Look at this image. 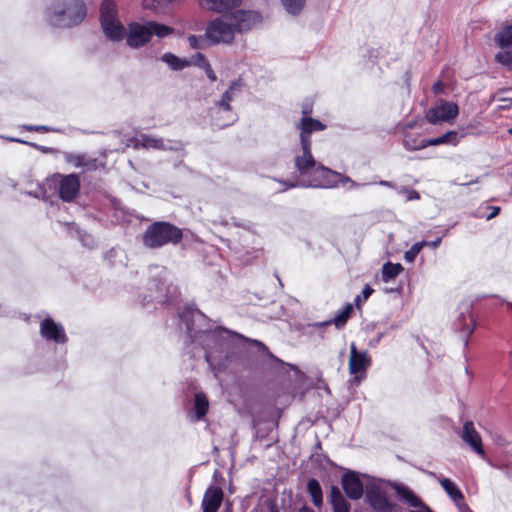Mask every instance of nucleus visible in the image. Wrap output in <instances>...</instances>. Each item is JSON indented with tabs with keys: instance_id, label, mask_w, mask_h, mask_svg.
I'll return each instance as SVG.
<instances>
[{
	"instance_id": "nucleus-1",
	"label": "nucleus",
	"mask_w": 512,
	"mask_h": 512,
	"mask_svg": "<svg viewBox=\"0 0 512 512\" xmlns=\"http://www.w3.org/2000/svg\"><path fill=\"white\" fill-rule=\"evenodd\" d=\"M199 4L210 11L224 13L223 16L210 21L206 27L205 37L212 44H229L236 33L252 29L261 22V15L252 10L236 9L241 0H198Z\"/></svg>"
},
{
	"instance_id": "nucleus-2",
	"label": "nucleus",
	"mask_w": 512,
	"mask_h": 512,
	"mask_svg": "<svg viewBox=\"0 0 512 512\" xmlns=\"http://www.w3.org/2000/svg\"><path fill=\"white\" fill-rule=\"evenodd\" d=\"M180 319L185 324L192 342H204L205 359L214 370L220 369L222 366L218 362L221 354H226L232 345L248 340L240 334L223 328L212 331L202 330L200 326L205 321V316L196 309L188 308L184 310Z\"/></svg>"
},
{
	"instance_id": "nucleus-3",
	"label": "nucleus",
	"mask_w": 512,
	"mask_h": 512,
	"mask_svg": "<svg viewBox=\"0 0 512 512\" xmlns=\"http://www.w3.org/2000/svg\"><path fill=\"white\" fill-rule=\"evenodd\" d=\"M100 20L103 33L111 41H120L125 35L127 44L131 48H140L147 44L153 35L164 38L173 34L174 29L168 25L155 21H147L143 24L132 22L125 33L124 26L116 15V5L113 0H103L101 5Z\"/></svg>"
},
{
	"instance_id": "nucleus-4",
	"label": "nucleus",
	"mask_w": 512,
	"mask_h": 512,
	"mask_svg": "<svg viewBox=\"0 0 512 512\" xmlns=\"http://www.w3.org/2000/svg\"><path fill=\"white\" fill-rule=\"evenodd\" d=\"M301 155L295 157V167L300 175L308 177V183L300 184L304 187H331L336 183L335 178L340 175L315 161L311 153V145L304 140L301 144Z\"/></svg>"
},
{
	"instance_id": "nucleus-5",
	"label": "nucleus",
	"mask_w": 512,
	"mask_h": 512,
	"mask_svg": "<svg viewBox=\"0 0 512 512\" xmlns=\"http://www.w3.org/2000/svg\"><path fill=\"white\" fill-rule=\"evenodd\" d=\"M86 15L82 0H55L46 10V19L54 27H71L79 24Z\"/></svg>"
},
{
	"instance_id": "nucleus-6",
	"label": "nucleus",
	"mask_w": 512,
	"mask_h": 512,
	"mask_svg": "<svg viewBox=\"0 0 512 512\" xmlns=\"http://www.w3.org/2000/svg\"><path fill=\"white\" fill-rule=\"evenodd\" d=\"M182 236L178 227L168 222H155L146 229L143 243L148 248H159L170 243L177 244Z\"/></svg>"
},
{
	"instance_id": "nucleus-7",
	"label": "nucleus",
	"mask_w": 512,
	"mask_h": 512,
	"mask_svg": "<svg viewBox=\"0 0 512 512\" xmlns=\"http://www.w3.org/2000/svg\"><path fill=\"white\" fill-rule=\"evenodd\" d=\"M459 114V107L454 102L439 99L426 112V119L433 125L453 123Z\"/></svg>"
},
{
	"instance_id": "nucleus-8",
	"label": "nucleus",
	"mask_w": 512,
	"mask_h": 512,
	"mask_svg": "<svg viewBox=\"0 0 512 512\" xmlns=\"http://www.w3.org/2000/svg\"><path fill=\"white\" fill-rule=\"evenodd\" d=\"M371 359L367 351H358L355 343L350 345L349 372L354 375L353 382L358 385L365 377L366 369L370 366Z\"/></svg>"
},
{
	"instance_id": "nucleus-9",
	"label": "nucleus",
	"mask_w": 512,
	"mask_h": 512,
	"mask_svg": "<svg viewBox=\"0 0 512 512\" xmlns=\"http://www.w3.org/2000/svg\"><path fill=\"white\" fill-rule=\"evenodd\" d=\"M392 487L399 499L413 508L408 512H433L408 486L394 483Z\"/></svg>"
},
{
	"instance_id": "nucleus-10",
	"label": "nucleus",
	"mask_w": 512,
	"mask_h": 512,
	"mask_svg": "<svg viewBox=\"0 0 512 512\" xmlns=\"http://www.w3.org/2000/svg\"><path fill=\"white\" fill-rule=\"evenodd\" d=\"M131 144L136 149L145 148L155 150H167L174 148V143L172 141H165L162 138H158L147 134L137 135L134 139L131 140Z\"/></svg>"
},
{
	"instance_id": "nucleus-11",
	"label": "nucleus",
	"mask_w": 512,
	"mask_h": 512,
	"mask_svg": "<svg viewBox=\"0 0 512 512\" xmlns=\"http://www.w3.org/2000/svg\"><path fill=\"white\" fill-rule=\"evenodd\" d=\"M40 334L44 339L48 341H54L60 344H63L67 341V336L65 334L63 326L56 323L51 318H45L41 322Z\"/></svg>"
},
{
	"instance_id": "nucleus-12",
	"label": "nucleus",
	"mask_w": 512,
	"mask_h": 512,
	"mask_svg": "<svg viewBox=\"0 0 512 512\" xmlns=\"http://www.w3.org/2000/svg\"><path fill=\"white\" fill-rule=\"evenodd\" d=\"M461 439L470 446V448L482 458L485 457V451L482 446V439L472 421H466L463 424L460 433Z\"/></svg>"
},
{
	"instance_id": "nucleus-13",
	"label": "nucleus",
	"mask_w": 512,
	"mask_h": 512,
	"mask_svg": "<svg viewBox=\"0 0 512 512\" xmlns=\"http://www.w3.org/2000/svg\"><path fill=\"white\" fill-rule=\"evenodd\" d=\"M366 497L371 507L378 512H391L392 504L386 493L379 486L371 485L367 488Z\"/></svg>"
},
{
	"instance_id": "nucleus-14",
	"label": "nucleus",
	"mask_w": 512,
	"mask_h": 512,
	"mask_svg": "<svg viewBox=\"0 0 512 512\" xmlns=\"http://www.w3.org/2000/svg\"><path fill=\"white\" fill-rule=\"evenodd\" d=\"M208 115L211 124L217 128H224L237 121V114L233 109L222 110L221 107L214 104L209 108Z\"/></svg>"
},
{
	"instance_id": "nucleus-15",
	"label": "nucleus",
	"mask_w": 512,
	"mask_h": 512,
	"mask_svg": "<svg viewBox=\"0 0 512 512\" xmlns=\"http://www.w3.org/2000/svg\"><path fill=\"white\" fill-rule=\"evenodd\" d=\"M79 189L80 181L75 174L61 176L59 194L62 200L66 202L72 201L78 194Z\"/></svg>"
},
{
	"instance_id": "nucleus-16",
	"label": "nucleus",
	"mask_w": 512,
	"mask_h": 512,
	"mask_svg": "<svg viewBox=\"0 0 512 512\" xmlns=\"http://www.w3.org/2000/svg\"><path fill=\"white\" fill-rule=\"evenodd\" d=\"M342 487L350 499L357 500L363 495V484L355 472H349L343 475Z\"/></svg>"
},
{
	"instance_id": "nucleus-17",
	"label": "nucleus",
	"mask_w": 512,
	"mask_h": 512,
	"mask_svg": "<svg viewBox=\"0 0 512 512\" xmlns=\"http://www.w3.org/2000/svg\"><path fill=\"white\" fill-rule=\"evenodd\" d=\"M244 82L242 79H236L231 82L228 89L222 94L220 100L216 101L214 104L218 105L225 109H233L231 106V102L236 99L243 91Z\"/></svg>"
},
{
	"instance_id": "nucleus-18",
	"label": "nucleus",
	"mask_w": 512,
	"mask_h": 512,
	"mask_svg": "<svg viewBox=\"0 0 512 512\" xmlns=\"http://www.w3.org/2000/svg\"><path fill=\"white\" fill-rule=\"evenodd\" d=\"M244 82L242 79H236L231 82L228 89L222 94L220 100L216 101L214 104L218 105L225 109H233L231 106V102L236 99L243 91Z\"/></svg>"
},
{
	"instance_id": "nucleus-19",
	"label": "nucleus",
	"mask_w": 512,
	"mask_h": 512,
	"mask_svg": "<svg viewBox=\"0 0 512 512\" xmlns=\"http://www.w3.org/2000/svg\"><path fill=\"white\" fill-rule=\"evenodd\" d=\"M223 500V491L219 487L211 486L204 494L202 500L203 512H217Z\"/></svg>"
},
{
	"instance_id": "nucleus-20",
	"label": "nucleus",
	"mask_w": 512,
	"mask_h": 512,
	"mask_svg": "<svg viewBox=\"0 0 512 512\" xmlns=\"http://www.w3.org/2000/svg\"><path fill=\"white\" fill-rule=\"evenodd\" d=\"M297 127L301 131V144H303V141L306 140L311 145L310 134L316 131H322L326 126L319 120L313 119L311 117H303Z\"/></svg>"
},
{
	"instance_id": "nucleus-21",
	"label": "nucleus",
	"mask_w": 512,
	"mask_h": 512,
	"mask_svg": "<svg viewBox=\"0 0 512 512\" xmlns=\"http://www.w3.org/2000/svg\"><path fill=\"white\" fill-rule=\"evenodd\" d=\"M330 503L333 512H350V505L345 500L340 490L336 486H332L330 490Z\"/></svg>"
},
{
	"instance_id": "nucleus-22",
	"label": "nucleus",
	"mask_w": 512,
	"mask_h": 512,
	"mask_svg": "<svg viewBox=\"0 0 512 512\" xmlns=\"http://www.w3.org/2000/svg\"><path fill=\"white\" fill-rule=\"evenodd\" d=\"M494 39L500 48H512V24L498 31Z\"/></svg>"
},
{
	"instance_id": "nucleus-23",
	"label": "nucleus",
	"mask_w": 512,
	"mask_h": 512,
	"mask_svg": "<svg viewBox=\"0 0 512 512\" xmlns=\"http://www.w3.org/2000/svg\"><path fill=\"white\" fill-rule=\"evenodd\" d=\"M439 482L444 491L447 493V495L452 499L454 503L463 500L464 496L462 492L449 478L439 479Z\"/></svg>"
},
{
	"instance_id": "nucleus-24",
	"label": "nucleus",
	"mask_w": 512,
	"mask_h": 512,
	"mask_svg": "<svg viewBox=\"0 0 512 512\" xmlns=\"http://www.w3.org/2000/svg\"><path fill=\"white\" fill-rule=\"evenodd\" d=\"M307 491L311 496L312 502L316 507H321L323 504L322 489L316 479H310L307 483Z\"/></svg>"
},
{
	"instance_id": "nucleus-25",
	"label": "nucleus",
	"mask_w": 512,
	"mask_h": 512,
	"mask_svg": "<svg viewBox=\"0 0 512 512\" xmlns=\"http://www.w3.org/2000/svg\"><path fill=\"white\" fill-rule=\"evenodd\" d=\"M403 146L409 151L421 150L427 147V139H420L406 131L403 137Z\"/></svg>"
},
{
	"instance_id": "nucleus-26",
	"label": "nucleus",
	"mask_w": 512,
	"mask_h": 512,
	"mask_svg": "<svg viewBox=\"0 0 512 512\" xmlns=\"http://www.w3.org/2000/svg\"><path fill=\"white\" fill-rule=\"evenodd\" d=\"M403 267L399 263L387 262L382 267V280L385 283H389L394 280L401 272Z\"/></svg>"
},
{
	"instance_id": "nucleus-27",
	"label": "nucleus",
	"mask_w": 512,
	"mask_h": 512,
	"mask_svg": "<svg viewBox=\"0 0 512 512\" xmlns=\"http://www.w3.org/2000/svg\"><path fill=\"white\" fill-rule=\"evenodd\" d=\"M353 306L352 304H347L342 310H340L336 316L331 321L323 322L317 324V326L328 325L330 323H334L337 328L343 327L347 320L349 319Z\"/></svg>"
},
{
	"instance_id": "nucleus-28",
	"label": "nucleus",
	"mask_w": 512,
	"mask_h": 512,
	"mask_svg": "<svg viewBox=\"0 0 512 512\" xmlns=\"http://www.w3.org/2000/svg\"><path fill=\"white\" fill-rule=\"evenodd\" d=\"M161 60L175 71L182 70L189 66V61L181 59L170 52L164 53L161 57Z\"/></svg>"
},
{
	"instance_id": "nucleus-29",
	"label": "nucleus",
	"mask_w": 512,
	"mask_h": 512,
	"mask_svg": "<svg viewBox=\"0 0 512 512\" xmlns=\"http://www.w3.org/2000/svg\"><path fill=\"white\" fill-rule=\"evenodd\" d=\"M457 142H458L457 133L455 131H449L440 137L427 139V147L428 146H437V145H441V144L456 145Z\"/></svg>"
},
{
	"instance_id": "nucleus-30",
	"label": "nucleus",
	"mask_w": 512,
	"mask_h": 512,
	"mask_svg": "<svg viewBox=\"0 0 512 512\" xmlns=\"http://www.w3.org/2000/svg\"><path fill=\"white\" fill-rule=\"evenodd\" d=\"M209 403L203 393H197L195 396V411L198 419L204 417L208 411Z\"/></svg>"
},
{
	"instance_id": "nucleus-31",
	"label": "nucleus",
	"mask_w": 512,
	"mask_h": 512,
	"mask_svg": "<svg viewBox=\"0 0 512 512\" xmlns=\"http://www.w3.org/2000/svg\"><path fill=\"white\" fill-rule=\"evenodd\" d=\"M66 161L75 167H88L94 168L95 161H87L84 155L69 154L66 156Z\"/></svg>"
},
{
	"instance_id": "nucleus-32",
	"label": "nucleus",
	"mask_w": 512,
	"mask_h": 512,
	"mask_svg": "<svg viewBox=\"0 0 512 512\" xmlns=\"http://www.w3.org/2000/svg\"><path fill=\"white\" fill-rule=\"evenodd\" d=\"M306 0H281L284 8L289 14L297 15L301 12Z\"/></svg>"
},
{
	"instance_id": "nucleus-33",
	"label": "nucleus",
	"mask_w": 512,
	"mask_h": 512,
	"mask_svg": "<svg viewBox=\"0 0 512 512\" xmlns=\"http://www.w3.org/2000/svg\"><path fill=\"white\" fill-rule=\"evenodd\" d=\"M425 245L426 241L413 244L411 248L404 253V260L408 263H412Z\"/></svg>"
},
{
	"instance_id": "nucleus-34",
	"label": "nucleus",
	"mask_w": 512,
	"mask_h": 512,
	"mask_svg": "<svg viewBox=\"0 0 512 512\" xmlns=\"http://www.w3.org/2000/svg\"><path fill=\"white\" fill-rule=\"evenodd\" d=\"M197 59L199 60V62H201L200 65L204 68L208 79L212 82H215L217 80V76H216L215 72L213 71V69L211 68L210 64L206 61L204 55L201 53H198Z\"/></svg>"
},
{
	"instance_id": "nucleus-35",
	"label": "nucleus",
	"mask_w": 512,
	"mask_h": 512,
	"mask_svg": "<svg viewBox=\"0 0 512 512\" xmlns=\"http://www.w3.org/2000/svg\"><path fill=\"white\" fill-rule=\"evenodd\" d=\"M206 40H207V38L205 37V35L204 36L191 35L188 37V42H189L190 47L193 49H197V50L205 48Z\"/></svg>"
},
{
	"instance_id": "nucleus-36",
	"label": "nucleus",
	"mask_w": 512,
	"mask_h": 512,
	"mask_svg": "<svg viewBox=\"0 0 512 512\" xmlns=\"http://www.w3.org/2000/svg\"><path fill=\"white\" fill-rule=\"evenodd\" d=\"M495 59L498 63L507 66L512 69V52L502 51L495 55Z\"/></svg>"
},
{
	"instance_id": "nucleus-37",
	"label": "nucleus",
	"mask_w": 512,
	"mask_h": 512,
	"mask_svg": "<svg viewBox=\"0 0 512 512\" xmlns=\"http://www.w3.org/2000/svg\"><path fill=\"white\" fill-rule=\"evenodd\" d=\"M373 293V289L369 286V285H366L363 290H362V294L361 295H357L355 297V304L357 307H360L361 304L363 302H365L369 297L370 295Z\"/></svg>"
},
{
	"instance_id": "nucleus-38",
	"label": "nucleus",
	"mask_w": 512,
	"mask_h": 512,
	"mask_svg": "<svg viewBox=\"0 0 512 512\" xmlns=\"http://www.w3.org/2000/svg\"><path fill=\"white\" fill-rule=\"evenodd\" d=\"M79 235H80L81 241L83 242V244L85 246H87V247H92L93 246L94 240H93V238L90 235H87V234L82 235L80 232H79Z\"/></svg>"
},
{
	"instance_id": "nucleus-39",
	"label": "nucleus",
	"mask_w": 512,
	"mask_h": 512,
	"mask_svg": "<svg viewBox=\"0 0 512 512\" xmlns=\"http://www.w3.org/2000/svg\"><path fill=\"white\" fill-rule=\"evenodd\" d=\"M432 90L434 94H440L444 91V84L441 81H437L434 83Z\"/></svg>"
},
{
	"instance_id": "nucleus-40",
	"label": "nucleus",
	"mask_w": 512,
	"mask_h": 512,
	"mask_svg": "<svg viewBox=\"0 0 512 512\" xmlns=\"http://www.w3.org/2000/svg\"><path fill=\"white\" fill-rule=\"evenodd\" d=\"M489 209L491 212L486 216L487 220H491L492 218L496 217L500 212V207L497 206L489 207Z\"/></svg>"
},
{
	"instance_id": "nucleus-41",
	"label": "nucleus",
	"mask_w": 512,
	"mask_h": 512,
	"mask_svg": "<svg viewBox=\"0 0 512 512\" xmlns=\"http://www.w3.org/2000/svg\"><path fill=\"white\" fill-rule=\"evenodd\" d=\"M341 182H342L343 184L348 183V184L350 185V186H349V188H351V189H352V188H358V187H360V184H358V183L354 182V181H353V180H351L349 177H341Z\"/></svg>"
},
{
	"instance_id": "nucleus-42",
	"label": "nucleus",
	"mask_w": 512,
	"mask_h": 512,
	"mask_svg": "<svg viewBox=\"0 0 512 512\" xmlns=\"http://www.w3.org/2000/svg\"><path fill=\"white\" fill-rule=\"evenodd\" d=\"M420 198L419 193L416 190H407V200H418Z\"/></svg>"
},
{
	"instance_id": "nucleus-43",
	"label": "nucleus",
	"mask_w": 512,
	"mask_h": 512,
	"mask_svg": "<svg viewBox=\"0 0 512 512\" xmlns=\"http://www.w3.org/2000/svg\"><path fill=\"white\" fill-rule=\"evenodd\" d=\"M28 131H50V128L47 126H26Z\"/></svg>"
},
{
	"instance_id": "nucleus-44",
	"label": "nucleus",
	"mask_w": 512,
	"mask_h": 512,
	"mask_svg": "<svg viewBox=\"0 0 512 512\" xmlns=\"http://www.w3.org/2000/svg\"><path fill=\"white\" fill-rule=\"evenodd\" d=\"M459 512H472L470 510V508L465 504V503H462V501H457V503H455Z\"/></svg>"
},
{
	"instance_id": "nucleus-45",
	"label": "nucleus",
	"mask_w": 512,
	"mask_h": 512,
	"mask_svg": "<svg viewBox=\"0 0 512 512\" xmlns=\"http://www.w3.org/2000/svg\"><path fill=\"white\" fill-rule=\"evenodd\" d=\"M441 240H442L441 237H439L436 240L431 241V242H427L426 241V245L425 246H429L431 248H437L441 244Z\"/></svg>"
},
{
	"instance_id": "nucleus-46",
	"label": "nucleus",
	"mask_w": 512,
	"mask_h": 512,
	"mask_svg": "<svg viewBox=\"0 0 512 512\" xmlns=\"http://www.w3.org/2000/svg\"><path fill=\"white\" fill-rule=\"evenodd\" d=\"M473 331H474V326H468V328H467V336H466L465 341H464L465 346L468 344V337L473 333Z\"/></svg>"
},
{
	"instance_id": "nucleus-47",
	"label": "nucleus",
	"mask_w": 512,
	"mask_h": 512,
	"mask_svg": "<svg viewBox=\"0 0 512 512\" xmlns=\"http://www.w3.org/2000/svg\"><path fill=\"white\" fill-rule=\"evenodd\" d=\"M379 185H381V186H385V187H389V188H393V187H394V185H393L391 182H389V181H384V180L380 181V182H379Z\"/></svg>"
},
{
	"instance_id": "nucleus-48",
	"label": "nucleus",
	"mask_w": 512,
	"mask_h": 512,
	"mask_svg": "<svg viewBox=\"0 0 512 512\" xmlns=\"http://www.w3.org/2000/svg\"><path fill=\"white\" fill-rule=\"evenodd\" d=\"M298 512H314L311 508L307 507V506H303L299 509Z\"/></svg>"
},
{
	"instance_id": "nucleus-49",
	"label": "nucleus",
	"mask_w": 512,
	"mask_h": 512,
	"mask_svg": "<svg viewBox=\"0 0 512 512\" xmlns=\"http://www.w3.org/2000/svg\"><path fill=\"white\" fill-rule=\"evenodd\" d=\"M509 363L510 366L512 367V350L509 352Z\"/></svg>"
},
{
	"instance_id": "nucleus-50",
	"label": "nucleus",
	"mask_w": 512,
	"mask_h": 512,
	"mask_svg": "<svg viewBox=\"0 0 512 512\" xmlns=\"http://www.w3.org/2000/svg\"><path fill=\"white\" fill-rule=\"evenodd\" d=\"M407 128H409V129L413 128V124H407V125L405 126V130H406Z\"/></svg>"
},
{
	"instance_id": "nucleus-51",
	"label": "nucleus",
	"mask_w": 512,
	"mask_h": 512,
	"mask_svg": "<svg viewBox=\"0 0 512 512\" xmlns=\"http://www.w3.org/2000/svg\"><path fill=\"white\" fill-rule=\"evenodd\" d=\"M296 186H298V184H295V183H291L288 185V187H296Z\"/></svg>"
},
{
	"instance_id": "nucleus-52",
	"label": "nucleus",
	"mask_w": 512,
	"mask_h": 512,
	"mask_svg": "<svg viewBox=\"0 0 512 512\" xmlns=\"http://www.w3.org/2000/svg\"><path fill=\"white\" fill-rule=\"evenodd\" d=\"M475 181H471V182H466V183H463V185H470L472 183H474Z\"/></svg>"
},
{
	"instance_id": "nucleus-53",
	"label": "nucleus",
	"mask_w": 512,
	"mask_h": 512,
	"mask_svg": "<svg viewBox=\"0 0 512 512\" xmlns=\"http://www.w3.org/2000/svg\"><path fill=\"white\" fill-rule=\"evenodd\" d=\"M12 141L21 142L19 139H12Z\"/></svg>"
},
{
	"instance_id": "nucleus-54",
	"label": "nucleus",
	"mask_w": 512,
	"mask_h": 512,
	"mask_svg": "<svg viewBox=\"0 0 512 512\" xmlns=\"http://www.w3.org/2000/svg\"><path fill=\"white\" fill-rule=\"evenodd\" d=\"M254 343L257 345H261V343L259 341H254Z\"/></svg>"
},
{
	"instance_id": "nucleus-55",
	"label": "nucleus",
	"mask_w": 512,
	"mask_h": 512,
	"mask_svg": "<svg viewBox=\"0 0 512 512\" xmlns=\"http://www.w3.org/2000/svg\"><path fill=\"white\" fill-rule=\"evenodd\" d=\"M509 133L512 135V128L509 130Z\"/></svg>"
},
{
	"instance_id": "nucleus-56",
	"label": "nucleus",
	"mask_w": 512,
	"mask_h": 512,
	"mask_svg": "<svg viewBox=\"0 0 512 512\" xmlns=\"http://www.w3.org/2000/svg\"><path fill=\"white\" fill-rule=\"evenodd\" d=\"M509 101L512 103V97L509 99Z\"/></svg>"
}]
</instances>
